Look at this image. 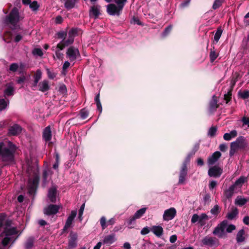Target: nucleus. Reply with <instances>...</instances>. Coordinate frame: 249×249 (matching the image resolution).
I'll return each instance as SVG.
<instances>
[{
  "instance_id": "39448f33",
  "label": "nucleus",
  "mask_w": 249,
  "mask_h": 249,
  "mask_svg": "<svg viewBox=\"0 0 249 249\" xmlns=\"http://www.w3.org/2000/svg\"><path fill=\"white\" fill-rule=\"evenodd\" d=\"M123 10L120 6L113 3L109 4L107 6V13L111 16H119Z\"/></svg>"
},
{
  "instance_id": "e433bc0d",
  "label": "nucleus",
  "mask_w": 249,
  "mask_h": 249,
  "mask_svg": "<svg viewBox=\"0 0 249 249\" xmlns=\"http://www.w3.org/2000/svg\"><path fill=\"white\" fill-rule=\"evenodd\" d=\"M9 102L8 100L4 99H0V111L6 109L9 106Z\"/></svg>"
},
{
  "instance_id": "6e6552de",
  "label": "nucleus",
  "mask_w": 249,
  "mask_h": 249,
  "mask_svg": "<svg viewBox=\"0 0 249 249\" xmlns=\"http://www.w3.org/2000/svg\"><path fill=\"white\" fill-rule=\"evenodd\" d=\"M177 214V211L175 208L172 207L164 211L163 214V220L168 221L174 218Z\"/></svg>"
},
{
  "instance_id": "f3484780",
  "label": "nucleus",
  "mask_w": 249,
  "mask_h": 249,
  "mask_svg": "<svg viewBox=\"0 0 249 249\" xmlns=\"http://www.w3.org/2000/svg\"><path fill=\"white\" fill-rule=\"evenodd\" d=\"M238 191L232 186L231 185L227 189L225 190L224 192V196L227 199H230L233 196L234 193H237Z\"/></svg>"
},
{
  "instance_id": "9b49d317",
  "label": "nucleus",
  "mask_w": 249,
  "mask_h": 249,
  "mask_svg": "<svg viewBox=\"0 0 249 249\" xmlns=\"http://www.w3.org/2000/svg\"><path fill=\"white\" fill-rule=\"evenodd\" d=\"M64 47V44L62 42L58 43L56 46L52 47V50L55 52V56L58 59L62 60L63 59V54L61 51Z\"/></svg>"
},
{
  "instance_id": "cd10ccee",
  "label": "nucleus",
  "mask_w": 249,
  "mask_h": 249,
  "mask_svg": "<svg viewBox=\"0 0 249 249\" xmlns=\"http://www.w3.org/2000/svg\"><path fill=\"white\" fill-rule=\"evenodd\" d=\"M238 214V210L235 207H232L231 211L229 212L227 215L226 218L229 220H233L234 219Z\"/></svg>"
},
{
  "instance_id": "4d7b16f0",
  "label": "nucleus",
  "mask_w": 249,
  "mask_h": 249,
  "mask_svg": "<svg viewBox=\"0 0 249 249\" xmlns=\"http://www.w3.org/2000/svg\"><path fill=\"white\" fill-rule=\"evenodd\" d=\"M199 216V215L197 214H193L191 218V222L192 223H195L196 222H198Z\"/></svg>"
},
{
  "instance_id": "3c124183",
  "label": "nucleus",
  "mask_w": 249,
  "mask_h": 249,
  "mask_svg": "<svg viewBox=\"0 0 249 249\" xmlns=\"http://www.w3.org/2000/svg\"><path fill=\"white\" fill-rule=\"evenodd\" d=\"M218 54L214 51H211L210 54V57L212 62L214 61L217 57Z\"/></svg>"
},
{
  "instance_id": "de8ad7c7",
  "label": "nucleus",
  "mask_w": 249,
  "mask_h": 249,
  "mask_svg": "<svg viewBox=\"0 0 249 249\" xmlns=\"http://www.w3.org/2000/svg\"><path fill=\"white\" fill-rule=\"evenodd\" d=\"M236 229V227L235 225L232 224H230L227 226V227L226 228V231L228 233H231L234 230H235Z\"/></svg>"
},
{
  "instance_id": "6e6d98bb",
  "label": "nucleus",
  "mask_w": 249,
  "mask_h": 249,
  "mask_svg": "<svg viewBox=\"0 0 249 249\" xmlns=\"http://www.w3.org/2000/svg\"><path fill=\"white\" fill-rule=\"evenodd\" d=\"M70 63L69 61H66L65 62L63 66V73L66 74L67 69L70 67Z\"/></svg>"
},
{
  "instance_id": "338daca9",
  "label": "nucleus",
  "mask_w": 249,
  "mask_h": 249,
  "mask_svg": "<svg viewBox=\"0 0 249 249\" xmlns=\"http://www.w3.org/2000/svg\"><path fill=\"white\" fill-rule=\"evenodd\" d=\"M63 18L60 16H58L55 18V22L56 24H60L63 22Z\"/></svg>"
},
{
  "instance_id": "412c9836",
  "label": "nucleus",
  "mask_w": 249,
  "mask_h": 249,
  "mask_svg": "<svg viewBox=\"0 0 249 249\" xmlns=\"http://www.w3.org/2000/svg\"><path fill=\"white\" fill-rule=\"evenodd\" d=\"M187 175V166L186 163H184L182 169L180 172L179 178L178 180L179 184H183L185 180V177Z\"/></svg>"
},
{
  "instance_id": "49530a36",
  "label": "nucleus",
  "mask_w": 249,
  "mask_h": 249,
  "mask_svg": "<svg viewBox=\"0 0 249 249\" xmlns=\"http://www.w3.org/2000/svg\"><path fill=\"white\" fill-rule=\"evenodd\" d=\"M216 131V127L215 126H212L209 129L208 134L211 137H213L215 135Z\"/></svg>"
},
{
  "instance_id": "6ab92c4d",
  "label": "nucleus",
  "mask_w": 249,
  "mask_h": 249,
  "mask_svg": "<svg viewBox=\"0 0 249 249\" xmlns=\"http://www.w3.org/2000/svg\"><path fill=\"white\" fill-rule=\"evenodd\" d=\"M247 181V178L244 176L240 177L232 185L239 192L244 184Z\"/></svg>"
},
{
  "instance_id": "9d476101",
  "label": "nucleus",
  "mask_w": 249,
  "mask_h": 249,
  "mask_svg": "<svg viewBox=\"0 0 249 249\" xmlns=\"http://www.w3.org/2000/svg\"><path fill=\"white\" fill-rule=\"evenodd\" d=\"M202 244L206 246L213 247L218 245V240L215 237L206 236L202 240Z\"/></svg>"
},
{
  "instance_id": "864d4df0",
  "label": "nucleus",
  "mask_w": 249,
  "mask_h": 249,
  "mask_svg": "<svg viewBox=\"0 0 249 249\" xmlns=\"http://www.w3.org/2000/svg\"><path fill=\"white\" fill-rule=\"evenodd\" d=\"M219 208L217 205H215L211 210V213L213 215H216L219 213Z\"/></svg>"
},
{
  "instance_id": "a18cd8bd",
  "label": "nucleus",
  "mask_w": 249,
  "mask_h": 249,
  "mask_svg": "<svg viewBox=\"0 0 249 249\" xmlns=\"http://www.w3.org/2000/svg\"><path fill=\"white\" fill-rule=\"evenodd\" d=\"M222 30L220 29H218L217 30V31L216 32V33L214 35V40L216 42H217L218 41L219 38H220V36L222 34Z\"/></svg>"
},
{
  "instance_id": "1a4fd4ad",
  "label": "nucleus",
  "mask_w": 249,
  "mask_h": 249,
  "mask_svg": "<svg viewBox=\"0 0 249 249\" xmlns=\"http://www.w3.org/2000/svg\"><path fill=\"white\" fill-rule=\"evenodd\" d=\"M66 54L67 56L69 58L71 61H74L78 56H80V53L78 50L73 47H71L68 48Z\"/></svg>"
},
{
  "instance_id": "bb28decb",
  "label": "nucleus",
  "mask_w": 249,
  "mask_h": 249,
  "mask_svg": "<svg viewBox=\"0 0 249 249\" xmlns=\"http://www.w3.org/2000/svg\"><path fill=\"white\" fill-rule=\"evenodd\" d=\"M38 90L42 92H45L50 89L49 82L46 80H44L38 84Z\"/></svg>"
},
{
  "instance_id": "603ef678",
  "label": "nucleus",
  "mask_w": 249,
  "mask_h": 249,
  "mask_svg": "<svg viewBox=\"0 0 249 249\" xmlns=\"http://www.w3.org/2000/svg\"><path fill=\"white\" fill-rule=\"evenodd\" d=\"M84 208H85V204L84 203L81 206L80 209L79 210L78 218L79 219L80 221H81L82 219V216L83 213Z\"/></svg>"
},
{
  "instance_id": "4c0bfd02",
  "label": "nucleus",
  "mask_w": 249,
  "mask_h": 249,
  "mask_svg": "<svg viewBox=\"0 0 249 249\" xmlns=\"http://www.w3.org/2000/svg\"><path fill=\"white\" fill-rule=\"evenodd\" d=\"M34 239L33 237L29 238L25 243V249H31L33 247Z\"/></svg>"
},
{
  "instance_id": "393cba45",
  "label": "nucleus",
  "mask_w": 249,
  "mask_h": 249,
  "mask_svg": "<svg viewBox=\"0 0 249 249\" xmlns=\"http://www.w3.org/2000/svg\"><path fill=\"white\" fill-rule=\"evenodd\" d=\"M60 1L68 10L74 8L77 2V0H60Z\"/></svg>"
},
{
  "instance_id": "f257e3e1",
  "label": "nucleus",
  "mask_w": 249,
  "mask_h": 249,
  "mask_svg": "<svg viewBox=\"0 0 249 249\" xmlns=\"http://www.w3.org/2000/svg\"><path fill=\"white\" fill-rule=\"evenodd\" d=\"M16 147L10 141L0 142V157L4 161L12 162Z\"/></svg>"
},
{
  "instance_id": "423d86ee",
  "label": "nucleus",
  "mask_w": 249,
  "mask_h": 249,
  "mask_svg": "<svg viewBox=\"0 0 249 249\" xmlns=\"http://www.w3.org/2000/svg\"><path fill=\"white\" fill-rule=\"evenodd\" d=\"M39 177L35 175L33 178H30L28 182L29 193L30 194L34 193L38 184Z\"/></svg>"
},
{
  "instance_id": "7ed1b4c3",
  "label": "nucleus",
  "mask_w": 249,
  "mask_h": 249,
  "mask_svg": "<svg viewBox=\"0 0 249 249\" xmlns=\"http://www.w3.org/2000/svg\"><path fill=\"white\" fill-rule=\"evenodd\" d=\"M19 20V16L18 10L14 8L10 12L8 17L6 18V21L12 26L13 29L17 28V24Z\"/></svg>"
},
{
  "instance_id": "f03ea898",
  "label": "nucleus",
  "mask_w": 249,
  "mask_h": 249,
  "mask_svg": "<svg viewBox=\"0 0 249 249\" xmlns=\"http://www.w3.org/2000/svg\"><path fill=\"white\" fill-rule=\"evenodd\" d=\"M18 234L17 229L14 228L6 227L0 235V240L3 246H6L11 242H14L16 239Z\"/></svg>"
},
{
  "instance_id": "5fc2aeb1",
  "label": "nucleus",
  "mask_w": 249,
  "mask_h": 249,
  "mask_svg": "<svg viewBox=\"0 0 249 249\" xmlns=\"http://www.w3.org/2000/svg\"><path fill=\"white\" fill-rule=\"evenodd\" d=\"M150 231V228H148V227H145L142 228L141 231V233L142 235H146L148 234Z\"/></svg>"
},
{
  "instance_id": "2eb2a0df",
  "label": "nucleus",
  "mask_w": 249,
  "mask_h": 249,
  "mask_svg": "<svg viewBox=\"0 0 249 249\" xmlns=\"http://www.w3.org/2000/svg\"><path fill=\"white\" fill-rule=\"evenodd\" d=\"M21 130L22 128L20 126L17 124H14L9 127L8 134L12 136L18 135L20 133Z\"/></svg>"
},
{
  "instance_id": "20e7f679",
  "label": "nucleus",
  "mask_w": 249,
  "mask_h": 249,
  "mask_svg": "<svg viewBox=\"0 0 249 249\" xmlns=\"http://www.w3.org/2000/svg\"><path fill=\"white\" fill-rule=\"evenodd\" d=\"M228 221L224 220L214 228L213 231V234L217 236L219 238H223L226 236L225 229L227 227Z\"/></svg>"
},
{
  "instance_id": "ea45409f",
  "label": "nucleus",
  "mask_w": 249,
  "mask_h": 249,
  "mask_svg": "<svg viewBox=\"0 0 249 249\" xmlns=\"http://www.w3.org/2000/svg\"><path fill=\"white\" fill-rule=\"evenodd\" d=\"M32 53L35 56H42L43 54L42 50L39 48H35L33 51Z\"/></svg>"
},
{
  "instance_id": "a211bd4d",
  "label": "nucleus",
  "mask_w": 249,
  "mask_h": 249,
  "mask_svg": "<svg viewBox=\"0 0 249 249\" xmlns=\"http://www.w3.org/2000/svg\"><path fill=\"white\" fill-rule=\"evenodd\" d=\"M100 221L102 229L105 230L108 226L113 225L115 223V219L111 218L107 222H106V217L102 216Z\"/></svg>"
},
{
  "instance_id": "aec40b11",
  "label": "nucleus",
  "mask_w": 249,
  "mask_h": 249,
  "mask_svg": "<svg viewBox=\"0 0 249 249\" xmlns=\"http://www.w3.org/2000/svg\"><path fill=\"white\" fill-rule=\"evenodd\" d=\"M77 34V30L75 29H72L69 32V38L66 40H63L61 42H62L65 46H67L70 44H71L73 41V38L74 36Z\"/></svg>"
},
{
  "instance_id": "0eeeda50",
  "label": "nucleus",
  "mask_w": 249,
  "mask_h": 249,
  "mask_svg": "<svg viewBox=\"0 0 249 249\" xmlns=\"http://www.w3.org/2000/svg\"><path fill=\"white\" fill-rule=\"evenodd\" d=\"M61 208V205L50 204L44 208V213L48 215H54L58 212Z\"/></svg>"
},
{
  "instance_id": "13d9d810",
  "label": "nucleus",
  "mask_w": 249,
  "mask_h": 249,
  "mask_svg": "<svg viewBox=\"0 0 249 249\" xmlns=\"http://www.w3.org/2000/svg\"><path fill=\"white\" fill-rule=\"evenodd\" d=\"M240 96L243 99H246L249 97V91H244L240 93Z\"/></svg>"
},
{
  "instance_id": "8fccbe9b",
  "label": "nucleus",
  "mask_w": 249,
  "mask_h": 249,
  "mask_svg": "<svg viewBox=\"0 0 249 249\" xmlns=\"http://www.w3.org/2000/svg\"><path fill=\"white\" fill-rule=\"evenodd\" d=\"M117 5L120 6L123 9L127 0H114Z\"/></svg>"
},
{
  "instance_id": "473e14b6",
  "label": "nucleus",
  "mask_w": 249,
  "mask_h": 249,
  "mask_svg": "<svg viewBox=\"0 0 249 249\" xmlns=\"http://www.w3.org/2000/svg\"><path fill=\"white\" fill-rule=\"evenodd\" d=\"M248 202V199L241 196H238L235 200V204L239 206H242Z\"/></svg>"
},
{
  "instance_id": "c9c22d12",
  "label": "nucleus",
  "mask_w": 249,
  "mask_h": 249,
  "mask_svg": "<svg viewBox=\"0 0 249 249\" xmlns=\"http://www.w3.org/2000/svg\"><path fill=\"white\" fill-rule=\"evenodd\" d=\"M41 75L42 73L41 71L39 70H37L34 76V87L37 86L38 81L41 78Z\"/></svg>"
},
{
  "instance_id": "09e8293b",
  "label": "nucleus",
  "mask_w": 249,
  "mask_h": 249,
  "mask_svg": "<svg viewBox=\"0 0 249 249\" xmlns=\"http://www.w3.org/2000/svg\"><path fill=\"white\" fill-rule=\"evenodd\" d=\"M18 64L16 63H12L9 67V70L11 71L15 72L18 70Z\"/></svg>"
},
{
  "instance_id": "0e129e2a",
  "label": "nucleus",
  "mask_w": 249,
  "mask_h": 249,
  "mask_svg": "<svg viewBox=\"0 0 249 249\" xmlns=\"http://www.w3.org/2000/svg\"><path fill=\"white\" fill-rule=\"evenodd\" d=\"M47 72L48 76L50 79H53L56 76L54 73H52L48 69H47Z\"/></svg>"
},
{
  "instance_id": "f8f14e48",
  "label": "nucleus",
  "mask_w": 249,
  "mask_h": 249,
  "mask_svg": "<svg viewBox=\"0 0 249 249\" xmlns=\"http://www.w3.org/2000/svg\"><path fill=\"white\" fill-rule=\"evenodd\" d=\"M231 144H233L235 148L238 150L239 149H243L245 148L247 144L243 137H240L236 139V140L233 142H232Z\"/></svg>"
},
{
  "instance_id": "79ce46f5",
  "label": "nucleus",
  "mask_w": 249,
  "mask_h": 249,
  "mask_svg": "<svg viewBox=\"0 0 249 249\" xmlns=\"http://www.w3.org/2000/svg\"><path fill=\"white\" fill-rule=\"evenodd\" d=\"M80 115L82 119H85L88 117L89 112L87 109L84 108L81 110Z\"/></svg>"
},
{
  "instance_id": "e2e57ef3",
  "label": "nucleus",
  "mask_w": 249,
  "mask_h": 249,
  "mask_svg": "<svg viewBox=\"0 0 249 249\" xmlns=\"http://www.w3.org/2000/svg\"><path fill=\"white\" fill-rule=\"evenodd\" d=\"M217 185V182L215 181H211L209 184V188L210 190H213Z\"/></svg>"
},
{
  "instance_id": "a878e982",
  "label": "nucleus",
  "mask_w": 249,
  "mask_h": 249,
  "mask_svg": "<svg viewBox=\"0 0 249 249\" xmlns=\"http://www.w3.org/2000/svg\"><path fill=\"white\" fill-rule=\"evenodd\" d=\"M77 235L76 233H71L70 234V239L69 241V248H73L77 245Z\"/></svg>"
},
{
  "instance_id": "7c9ffc66",
  "label": "nucleus",
  "mask_w": 249,
  "mask_h": 249,
  "mask_svg": "<svg viewBox=\"0 0 249 249\" xmlns=\"http://www.w3.org/2000/svg\"><path fill=\"white\" fill-rule=\"evenodd\" d=\"M237 135V131L233 130L231 131L230 133H225L223 136V138L226 141H230L232 138L235 137Z\"/></svg>"
},
{
  "instance_id": "c03bdc74",
  "label": "nucleus",
  "mask_w": 249,
  "mask_h": 249,
  "mask_svg": "<svg viewBox=\"0 0 249 249\" xmlns=\"http://www.w3.org/2000/svg\"><path fill=\"white\" fill-rule=\"evenodd\" d=\"M73 221V219H72L71 218L68 217L67 220L66 222L64 228V230H66L68 229H69L71 227Z\"/></svg>"
},
{
  "instance_id": "c756f323",
  "label": "nucleus",
  "mask_w": 249,
  "mask_h": 249,
  "mask_svg": "<svg viewBox=\"0 0 249 249\" xmlns=\"http://www.w3.org/2000/svg\"><path fill=\"white\" fill-rule=\"evenodd\" d=\"M208 219V215L206 213H203L199 215L198 223L201 227H203L206 224V222Z\"/></svg>"
},
{
  "instance_id": "dca6fc26",
  "label": "nucleus",
  "mask_w": 249,
  "mask_h": 249,
  "mask_svg": "<svg viewBox=\"0 0 249 249\" xmlns=\"http://www.w3.org/2000/svg\"><path fill=\"white\" fill-rule=\"evenodd\" d=\"M151 231L158 237H161L163 233V229L160 225L158 226H152L150 228Z\"/></svg>"
},
{
  "instance_id": "5701e85b",
  "label": "nucleus",
  "mask_w": 249,
  "mask_h": 249,
  "mask_svg": "<svg viewBox=\"0 0 249 249\" xmlns=\"http://www.w3.org/2000/svg\"><path fill=\"white\" fill-rule=\"evenodd\" d=\"M221 154L219 151H216L209 158L208 163L212 165L214 164L221 157Z\"/></svg>"
},
{
  "instance_id": "58836bf2",
  "label": "nucleus",
  "mask_w": 249,
  "mask_h": 249,
  "mask_svg": "<svg viewBox=\"0 0 249 249\" xmlns=\"http://www.w3.org/2000/svg\"><path fill=\"white\" fill-rule=\"evenodd\" d=\"M146 208H142L138 211H137L134 216L137 219L140 218L141 217L143 214L145 213Z\"/></svg>"
},
{
  "instance_id": "72a5a7b5",
  "label": "nucleus",
  "mask_w": 249,
  "mask_h": 249,
  "mask_svg": "<svg viewBox=\"0 0 249 249\" xmlns=\"http://www.w3.org/2000/svg\"><path fill=\"white\" fill-rule=\"evenodd\" d=\"M115 236L114 234L108 235L105 237L103 243L106 244H111L115 241Z\"/></svg>"
},
{
  "instance_id": "69168bd1",
  "label": "nucleus",
  "mask_w": 249,
  "mask_h": 249,
  "mask_svg": "<svg viewBox=\"0 0 249 249\" xmlns=\"http://www.w3.org/2000/svg\"><path fill=\"white\" fill-rule=\"evenodd\" d=\"M172 26L170 25L167 28H165L163 33V35L164 36H166L172 30Z\"/></svg>"
},
{
  "instance_id": "4468645a",
  "label": "nucleus",
  "mask_w": 249,
  "mask_h": 249,
  "mask_svg": "<svg viewBox=\"0 0 249 249\" xmlns=\"http://www.w3.org/2000/svg\"><path fill=\"white\" fill-rule=\"evenodd\" d=\"M57 188L55 186H52L48 190V197L51 202L55 203L56 201Z\"/></svg>"
},
{
  "instance_id": "680f3d73",
  "label": "nucleus",
  "mask_w": 249,
  "mask_h": 249,
  "mask_svg": "<svg viewBox=\"0 0 249 249\" xmlns=\"http://www.w3.org/2000/svg\"><path fill=\"white\" fill-rule=\"evenodd\" d=\"M242 122L244 125H248L249 127V118L246 117H243L242 119Z\"/></svg>"
},
{
  "instance_id": "f704fd0d",
  "label": "nucleus",
  "mask_w": 249,
  "mask_h": 249,
  "mask_svg": "<svg viewBox=\"0 0 249 249\" xmlns=\"http://www.w3.org/2000/svg\"><path fill=\"white\" fill-rule=\"evenodd\" d=\"M218 106L216 96L215 95H213L212 99L210 103V109L212 111L215 110L218 107Z\"/></svg>"
},
{
  "instance_id": "c85d7f7f",
  "label": "nucleus",
  "mask_w": 249,
  "mask_h": 249,
  "mask_svg": "<svg viewBox=\"0 0 249 249\" xmlns=\"http://www.w3.org/2000/svg\"><path fill=\"white\" fill-rule=\"evenodd\" d=\"M90 16H93L95 18H97L100 14V6L98 5H93L90 8L89 10Z\"/></svg>"
},
{
  "instance_id": "ddd939ff",
  "label": "nucleus",
  "mask_w": 249,
  "mask_h": 249,
  "mask_svg": "<svg viewBox=\"0 0 249 249\" xmlns=\"http://www.w3.org/2000/svg\"><path fill=\"white\" fill-rule=\"evenodd\" d=\"M222 173V169L219 166H214L210 168L208 171V175L210 177H219Z\"/></svg>"
},
{
  "instance_id": "a19ab883",
  "label": "nucleus",
  "mask_w": 249,
  "mask_h": 249,
  "mask_svg": "<svg viewBox=\"0 0 249 249\" xmlns=\"http://www.w3.org/2000/svg\"><path fill=\"white\" fill-rule=\"evenodd\" d=\"M224 0H215L213 5V8L214 10L218 8Z\"/></svg>"
},
{
  "instance_id": "37998d69",
  "label": "nucleus",
  "mask_w": 249,
  "mask_h": 249,
  "mask_svg": "<svg viewBox=\"0 0 249 249\" xmlns=\"http://www.w3.org/2000/svg\"><path fill=\"white\" fill-rule=\"evenodd\" d=\"M39 6L36 1H34L30 4V7L33 11H36L38 9Z\"/></svg>"
},
{
  "instance_id": "774afa93",
  "label": "nucleus",
  "mask_w": 249,
  "mask_h": 249,
  "mask_svg": "<svg viewBox=\"0 0 249 249\" xmlns=\"http://www.w3.org/2000/svg\"><path fill=\"white\" fill-rule=\"evenodd\" d=\"M219 148L220 151L222 152H224L226 151V149L227 148V145L225 143H222L220 144Z\"/></svg>"
},
{
  "instance_id": "b1692460",
  "label": "nucleus",
  "mask_w": 249,
  "mask_h": 249,
  "mask_svg": "<svg viewBox=\"0 0 249 249\" xmlns=\"http://www.w3.org/2000/svg\"><path fill=\"white\" fill-rule=\"evenodd\" d=\"M3 93L5 97L14 95V88L12 84L9 83L6 84V88L4 90Z\"/></svg>"
},
{
  "instance_id": "bf43d9fd",
  "label": "nucleus",
  "mask_w": 249,
  "mask_h": 249,
  "mask_svg": "<svg viewBox=\"0 0 249 249\" xmlns=\"http://www.w3.org/2000/svg\"><path fill=\"white\" fill-rule=\"evenodd\" d=\"M233 144H231V150L230 152V155L231 157L237 151L234 147V146H233Z\"/></svg>"
},
{
  "instance_id": "052dcab7",
  "label": "nucleus",
  "mask_w": 249,
  "mask_h": 249,
  "mask_svg": "<svg viewBox=\"0 0 249 249\" xmlns=\"http://www.w3.org/2000/svg\"><path fill=\"white\" fill-rule=\"evenodd\" d=\"M50 171L49 170H45L43 173V178L44 181H46L48 178V176L50 175Z\"/></svg>"
},
{
  "instance_id": "4be33fe9",
  "label": "nucleus",
  "mask_w": 249,
  "mask_h": 249,
  "mask_svg": "<svg viewBox=\"0 0 249 249\" xmlns=\"http://www.w3.org/2000/svg\"><path fill=\"white\" fill-rule=\"evenodd\" d=\"M42 137L45 142H49L52 139V131L50 126H48L43 130Z\"/></svg>"
},
{
  "instance_id": "2f4dec72",
  "label": "nucleus",
  "mask_w": 249,
  "mask_h": 249,
  "mask_svg": "<svg viewBox=\"0 0 249 249\" xmlns=\"http://www.w3.org/2000/svg\"><path fill=\"white\" fill-rule=\"evenodd\" d=\"M245 232L244 229L240 230L236 235V241L237 243H241L245 240Z\"/></svg>"
}]
</instances>
